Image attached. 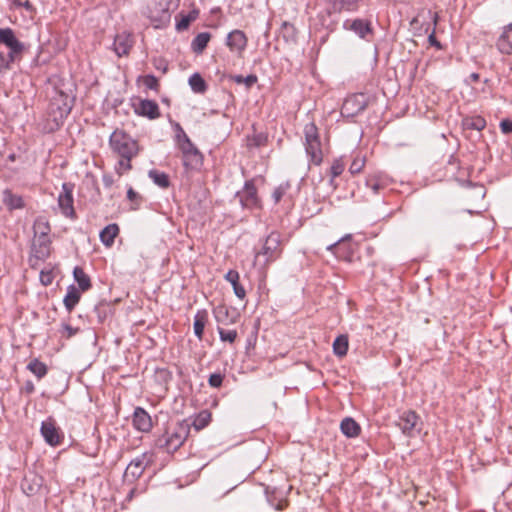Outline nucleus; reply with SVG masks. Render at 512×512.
<instances>
[{"mask_svg":"<svg viewBox=\"0 0 512 512\" xmlns=\"http://www.w3.org/2000/svg\"><path fill=\"white\" fill-rule=\"evenodd\" d=\"M28 369L39 379L46 375L47 367L44 363L38 361L37 359L31 361L28 364Z\"/></svg>","mask_w":512,"mask_h":512,"instance_id":"42","label":"nucleus"},{"mask_svg":"<svg viewBox=\"0 0 512 512\" xmlns=\"http://www.w3.org/2000/svg\"><path fill=\"white\" fill-rule=\"evenodd\" d=\"M361 0H330L334 12L341 10L356 11Z\"/></svg>","mask_w":512,"mask_h":512,"instance_id":"31","label":"nucleus"},{"mask_svg":"<svg viewBox=\"0 0 512 512\" xmlns=\"http://www.w3.org/2000/svg\"><path fill=\"white\" fill-rule=\"evenodd\" d=\"M266 494H267V499L269 501V503L276 509V510H283L286 505H287V502L286 500L284 499H279L277 500V497H276V491H272L270 492L268 490V488L266 489Z\"/></svg>","mask_w":512,"mask_h":512,"instance_id":"44","label":"nucleus"},{"mask_svg":"<svg viewBox=\"0 0 512 512\" xmlns=\"http://www.w3.org/2000/svg\"><path fill=\"white\" fill-rule=\"evenodd\" d=\"M150 463L151 456L148 454H142L136 457L128 464L124 474L125 478L129 480L139 478Z\"/></svg>","mask_w":512,"mask_h":512,"instance_id":"12","label":"nucleus"},{"mask_svg":"<svg viewBox=\"0 0 512 512\" xmlns=\"http://www.w3.org/2000/svg\"><path fill=\"white\" fill-rule=\"evenodd\" d=\"M134 109L138 115L150 119H156L160 116L159 106L153 100H139L138 103L134 104Z\"/></svg>","mask_w":512,"mask_h":512,"instance_id":"15","label":"nucleus"},{"mask_svg":"<svg viewBox=\"0 0 512 512\" xmlns=\"http://www.w3.org/2000/svg\"><path fill=\"white\" fill-rule=\"evenodd\" d=\"M62 329H63V332L62 334L65 335L67 338H70L72 337L73 335H75L78 331V329L76 328H73L72 326L68 325V324H63L62 325Z\"/></svg>","mask_w":512,"mask_h":512,"instance_id":"55","label":"nucleus"},{"mask_svg":"<svg viewBox=\"0 0 512 512\" xmlns=\"http://www.w3.org/2000/svg\"><path fill=\"white\" fill-rule=\"evenodd\" d=\"M73 275L82 291H86L91 287L90 278L81 267H75Z\"/></svg>","mask_w":512,"mask_h":512,"instance_id":"35","label":"nucleus"},{"mask_svg":"<svg viewBox=\"0 0 512 512\" xmlns=\"http://www.w3.org/2000/svg\"><path fill=\"white\" fill-rule=\"evenodd\" d=\"M80 297V292L74 286H70L68 288L67 294L64 298V305L69 312L72 311L79 302Z\"/></svg>","mask_w":512,"mask_h":512,"instance_id":"34","label":"nucleus"},{"mask_svg":"<svg viewBox=\"0 0 512 512\" xmlns=\"http://www.w3.org/2000/svg\"><path fill=\"white\" fill-rule=\"evenodd\" d=\"M366 185L369 187L375 194L379 193V191L384 187L382 182L376 177H369L366 179Z\"/></svg>","mask_w":512,"mask_h":512,"instance_id":"50","label":"nucleus"},{"mask_svg":"<svg viewBox=\"0 0 512 512\" xmlns=\"http://www.w3.org/2000/svg\"><path fill=\"white\" fill-rule=\"evenodd\" d=\"M343 28L354 32L359 38L367 40L368 36L374 35L372 22L368 19H347L343 23Z\"/></svg>","mask_w":512,"mask_h":512,"instance_id":"9","label":"nucleus"},{"mask_svg":"<svg viewBox=\"0 0 512 512\" xmlns=\"http://www.w3.org/2000/svg\"><path fill=\"white\" fill-rule=\"evenodd\" d=\"M289 188H290V185L287 182L282 183L277 188H275L273 195H272L274 202L278 203L282 199V197L286 194V192L288 191Z\"/></svg>","mask_w":512,"mask_h":512,"instance_id":"48","label":"nucleus"},{"mask_svg":"<svg viewBox=\"0 0 512 512\" xmlns=\"http://www.w3.org/2000/svg\"><path fill=\"white\" fill-rule=\"evenodd\" d=\"M208 321V313L206 310H199L194 317V333L198 339L203 338L204 329Z\"/></svg>","mask_w":512,"mask_h":512,"instance_id":"27","label":"nucleus"},{"mask_svg":"<svg viewBox=\"0 0 512 512\" xmlns=\"http://www.w3.org/2000/svg\"><path fill=\"white\" fill-rule=\"evenodd\" d=\"M345 169V163L343 162L342 158L335 159L333 161V164L330 168V180L329 185L332 187V189H335L337 187V184L335 183V178L340 176Z\"/></svg>","mask_w":512,"mask_h":512,"instance_id":"33","label":"nucleus"},{"mask_svg":"<svg viewBox=\"0 0 512 512\" xmlns=\"http://www.w3.org/2000/svg\"><path fill=\"white\" fill-rule=\"evenodd\" d=\"M119 233V227L117 224H109L100 232V239L102 243L110 247L114 243L116 236Z\"/></svg>","mask_w":512,"mask_h":512,"instance_id":"29","label":"nucleus"},{"mask_svg":"<svg viewBox=\"0 0 512 512\" xmlns=\"http://www.w3.org/2000/svg\"><path fill=\"white\" fill-rule=\"evenodd\" d=\"M34 236H49L50 225L44 218H37L33 225Z\"/></svg>","mask_w":512,"mask_h":512,"instance_id":"39","label":"nucleus"},{"mask_svg":"<svg viewBox=\"0 0 512 512\" xmlns=\"http://www.w3.org/2000/svg\"><path fill=\"white\" fill-rule=\"evenodd\" d=\"M231 79L237 84H245L247 88H250L257 82V77L255 75H248L246 77L242 75H234Z\"/></svg>","mask_w":512,"mask_h":512,"instance_id":"46","label":"nucleus"},{"mask_svg":"<svg viewBox=\"0 0 512 512\" xmlns=\"http://www.w3.org/2000/svg\"><path fill=\"white\" fill-rule=\"evenodd\" d=\"M211 421V413L208 410H203L197 414L193 420L192 426L195 430L200 431L205 428Z\"/></svg>","mask_w":512,"mask_h":512,"instance_id":"36","label":"nucleus"},{"mask_svg":"<svg viewBox=\"0 0 512 512\" xmlns=\"http://www.w3.org/2000/svg\"><path fill=\"white\" fill-rule=\"evenodd\" d=\"M340 322V317L338 315H335L333 321L329 325L330 328H333L335 325H337Z\"/></svg>","mask_w":512,"mask_h":512,"instance_id":"60","label":"nucleus"},{"mask_svg":"<svg viewBox=\"0 0 512 512\" xmlns=\"http://www.w3.org/2000/svg\"><path fill=\"white\" fill-rule=\"evenodd\" d=\"M133 425L142 432H148L152 427L149 414L142 408H136L133 414Z\"/></svg>","mask_w":512,"mask_h":512,"instance_id":"22","label":"nucleus"},{"mask_svg":"<svg viewBox=\"0 0 512 512\" xmlns=\"http://www.w3.org/2000/svg\"><path fill=\"white\" fill-rule=\"evenodd\" d=\"M369 104V97L364 93L348 96L342 105L341 113L346 117H355L362 113Z\"/></svg>","mask_w":512,"mask_h":512,"instance_id":"7","label":"nucleus"},{"mask_svg":"<svg viewBox=\"0 0 512 512\" xmlns=\"http://www.w3.org/2000/svg\"><path fill=\"white\" fill-rule=\"evenodd\" d=\"M496 48L503 55H512V22L503 27L496 41Z\"/></svg>","mask_w":512,"mask_h":512,"instance_id":"16","label":"nucleus"},{"mask_svg":"<svg viewBox=\"0 0 512 512\" xmlns=\"http://www.w3.org/2000/svg\"><path fill=\"white\" fill-rule=\"evenodd\" d=\"M24 6H25V8H26V9H28V10L32 8V5L30 4V2H29V1H26V2H25V4H24Z\"/></svg>","mask_w":512,"mask_h":512,"instance_id":"61","label":"nucleus"},{"mask_svg":"<svg viewBox=\"0 0 512 512\" xmlns=\"http://www.w3.org/2000/svg\"><path fill=\"white\" fill-rule=\"evenodd\" d=\"M237 196L244 207L253 208L259 206L257 189L252 181L246 182L244 188L237 193Z\"/></svg>","mask_w":512,"mask_h":512,"instance_id":"13","label":"nucleus"},{"mask_svg":"<svg viewBox=\"0 0 512 512\" xmlns=\"http://www.w3.org/2000/svg\"><path fill=\"white\" fill-rule=\"evenodd\" d=\"M73 106V99L66 93L59 91L52 98L49 105V115L56 126H59L69 115Z\"/></svg>","mask_w":512,"mask_h":512,"instance_id":"4","label":"nucleus"},{"mask_svg":"<svg viewBox=\"0 0 512 512\" xmlns=\"http://www.w3.org/2000/svg\"><path fill=\"white\" fill-rule=\"evenodd\" d=\"M0 44H4L13 52H23L24 50V44L16 38L10 28H0Z\"/></svg>","mask_w":512,"mask_h":512,"instance_id":"17","label":"nucleus"},{"mask_svg":"<svg viewBox=\"0 0 512 512\" xmlns=\"http://www.w3.org/2000/svg\"><path fill=\"white\" fill-rule=\"evenodd\" d=\"M280 34L282 35V37L287 42L288 41H295L296 29H295V27L292 24L284 22L282 24V27H281V30H280Z\"/></svg>","mask_w":512,"mask_h":512,"instance_id":"43","label":"nucleus"},{"mask_svg":"<svg viewBox=\"0 0 512 512\" xmlns=\"http://www.w3.org/2000/svg\"><path fill=\"white\" fill-rule=\"evenodd\" d=\"M239 278V273L235 270H229L225 275V279L232 285L235 295L240 299H244L246 291L244 287L240 285Z\"/></svg>","mask_w":512,"mask_h":512,"instance_id":"25","label":"nucleus"},{"mask_svg":"<svg viewBox=\"0 0 512 512\" xmlns=\"http://www.w3.org/2000/svg\"><path fill=\"white\" fill-rule=\"evenodd\" d=\"M341 432L348 438H354L360 435V425L351 417H345L340 423Z\"/></svg>","mask_w":512,"mask_h":512,"instance_id":"24","label":"nucleus"},{"mask_svg":"<svg viewBox=\"0 0 512 512\" xmlns=\"http://www.w3.org/2000/svg\"><path fill=\"white\" fill-rule=\"evenodd\" d=\"M32 482V484H29V479L26 477L22 483V488L28 495L35 494L42 485V479L36 476L33 477Z\"/></svg>","mask_w":512,"mask_h":512,"instance_id":"41","label":"nucleus"},{"mask_svg":"<svg viewBox=\"0 0 512 512\" xmlns=\"http://www.w3.org/2000/svg\"><path fill=\"white\" fill-rule=\"evenodd\" d=\"M365 162H366L365 157H362L359 154L356 155L349 167V172L352 175H356V174L360 173L365 166Z\"/></svg>","mask_w":512,"mask_h":512,"instance_id":"45","label":"nucleus"},{"mask_svg":"<svg viewBox=\"0 0 512 512\" xmlns=\"http://www.w3.org/2000/svg\"><path fill=\"white\" fill-rule=\"evenodd\" d=\"M223 382V375L220 373L211 374L208 383L213 388H219Z\"/></svg>","mask_w":512,"mask_h":512,"instance_id":"52","label":"nucleus"},{"mask_svg":"<svg viewBox=\"0 0 512 512\" xmlns=\"http://www.w3.org/2000/svg\"><path fill=\"white\" fill-rule=\"evenodd\" d=\"M247 45V38L240 30H234L228 34L227 46L231 51L241 53Z\"/></svg>","mask_w":512,"mask_h":512,"instance_id":"21","label":"nucleus"},{"mask_svg":"<svg viewBox=\"0 0 512 512\" xmlns=\"http://www.w3.org/2000/svg\"><path fill=\"white\" fill-rule=\"evenodd\" d=\"M266 140H267L266 136H264V135L260 134V135H258V136H256V137L254 138V144H255L256 146H261V145H264V144H265Z\"/></svg>","mask_w":512,"mask_h":512,"instance_id":"58","label":"nucleus"},{"mask_svg":"<svg viewBox=\"0 0 512 512\" xmlns=\"http://www.w3.org/2000/svg\"><path fill=\"white\" fill-rule=\"evenodd\" d=\"M305 149L310 157V162L314 165H320V139L318 128L314 122L308 123L304 128Z\"/></svg>","mask_w":512,"mask_h":512,"instance_id":"6","label":"nucleus"},{"mask_svg":"<svg viewBox=\"0 0 512 512\" xmlns=\"http://www.w3.org/2000/svg\"><path fill=\"white\" fill-rule=\"evenodd\" d=\"M280 235L276 232H272L267 236L265 239V242L261 248L256 253L255 258L258 259L260 256L265 257V263H270L274 261L278 256L280 255L281 249H280Z\"/></svg>","mask_w":512,"mask_h":512,"instance_id":"8","label":"nucleus"},{"mask_svg":"<svg viewBox=\"0 0 512 512\" xmlns=\"http://www.w3.org/2000/svg\"><path fill=\"white\" fill-rule=\"evenodd\" d=\"M419 419L420 417L416 411L405 410L399 415L396 426L399 427L404 435L412 437L414 436V431Z\"/></svg>","mask_w":512,"mask_h":512,"instance_id":"11","label":"nucleus"},{"mask_svg":"<svg viewBox=\"0 0 512 512\" xmlns=\"http://www.w3.org/2000/svg\"><path fill=\"white\" fill-rule=\"evenodd\" d=\"M51 241L49 236H34L32 251L36 258L45 259L50 254Z\"/></svg>","mask_w":512,"mask_h":512,"instance_id":"19","label":"nucleus"},{"mask_svg":"<svg viewBox=\"0 0 512 512\" xmlns=\"http://www.w3.org/2000/svg\"><path fill=\"white\" fill-rule=\"evenodd\" d=\"M213 314L218 324L226 326L236 323L239 318L238 312L234 308H230L226 305H218L215 307Z\"/></svg>","mask_w":512,"mask_h":512,"instance_id":"14","label":"nucleus"},{"mask_svg":"<svg viewBox=\"0 0 512 512\" xmlns=\"http://www.w3.org/2000/svg\"><path fill=\"white\" fill-rule=\"evenodd\" d=\"M218 332L220 339L224 342L233 343L237 337L236 330H225L221 327H218Z\"/></svg>","mask_w":512,"mask_h":512,"instance_id":"47","label":"nucleus"},{"mask_svg":"<svg viewBox=\"0 0 512 512\" xmlns=\"http://www.w3.org/2000/svg\"><path fill=\"white\" fill-rule=\"evenodd\" d=\"M73 202V185L64 183L62 185V192L58 196V206L64 216L69 218L75 217Z\"/></svg>","mask_w":512,"mask_h":512,"instance_id":"10","label":"nucleus"},{"mask_svg":"<svg viewBox=\"0 0 512 512\" xmlns=\"http://www.w3.org/2000/svg\"><path fill=\"white\" fill-rule=\"evenodd\" d=\"M40 280L42 284L49 285L52 282V275L50 272H41L40 274Z\"/></svg>","mask_w":512,"mask_h":512,"instance_id":"56","label":"nucleus"},{"mask_svg":"<svg viewBox=\"0 0 512 512\" xmlns=\"http://www.w3.org/2000/svg\"><path fill=\"white\" fill-rule=\"evenodd\" d=\"M189 433L187 424H178L173 430L167 431L158 438L157 445L167 452L176 451L186 440Z\"/></svg>","mask_w":512,"mask_h":512,"instance_id":"5","label":"nucleus"},{"mask_svg":"<svg viewBox=\"0 0 512 512\" xmlns=\"http://www.w3.org/2000/svg\"><path fill=\"white\" fill-rule=\"evenodd\" d=\"M131 159L132 158H122L118 163V172L120 174L124 173L125 171H128L131 169Z\"/></svg>","mask_w":512,"mask_h":512,"instance_id":"54","label":"nucleus"},{"mask_svg":"<svg viewBox=\"0 0 512 512\" xmlns=\"http://www.w3.org/2000/svg\"><path fill=\"white\" fill-rule=\"evenodd\" d=\"M22 52H13L9 50L8 53L0 52V73H4L11 69V65L16 60H19Z\"/></svg>","mask_w":512,"mask_h":512,"instance_id":"28","label":"nucleus"},{"mask_svg":"<svg viewBox=\"0 0 512 512\" xmlns=\"http://www.w3.org/2000/svg\"><path fill=\"white\" fill-rule=\"evenodd\" d=\"M499 127L503 134L512 133V120H510V119L501 120Z\"/></svg>","mask_w":512,"mask_h":512,"instance_id":"53","label":"nucleus"},{"mask_svg":"<svg viewBox=\"0 0 512 512\" xmlns=\"http://www.w3.org/2000/svg\"><path fill=\"white\" fill-rule=\"evenodd\" d=\"M197 17V14L195 12L190 13L187 16H183L182 19L177 23V29L179 31L185 30L188 28L189 24L194 21Z\"/></svg>","mask_w":512,"mask_h":512,"instance_id":"49","label":"nucleus"},{"mask_svg":"<svg viewBox=\"0 0 512 512\" xmlns=\"http://www.w3.org/2000/svg\"><path fill=\"white\" fill-rule=\"evenodd\" d=\"M487 122L481 115H467L462 118L461 126L464 131L476 130L481 132L485 129Z\"/></svg>","mask_w":512,"mask_h":512,"instance_id":"23","label":"nucleus"},{"mask_svg":"<svg viewBox=\"0 0 512 512\" xmlns=\"http://www.w3.org/2000/svg\"><path fill=\"white\" fill-rule=\"evenodd\" d=\"M333 353L342 358L347 355L349 348V338L347 334H340L337 336L333 342Z\"/></svg>","mask_w":512,"mask_h":512,"instance_id":"26","label":"nucleus"},{"mask_svg":"<svg viewBox=\"0 0 512 512\" xmlns=\"http://www.w3.org/2000/svg\"><path fill=\"white\" fill-rule=\"evenodd\" d=\"M189 85L195 93H204L207 89L206 82L198 73L193 74L189 78Z\"/></svg>","mask_w":512,"mask_h":512,"instance_id":"38","label":"nucleus"},{"mask_svg":"<svg viewBox=\"0 0 512 512\" xmlns=\"http://www.w3.org/2000/svg\"><path fill=\"white\" fill-rule=\"evenodd\" d=\"M327 250L331 251L338 259L350 263H360V271L365 272L366 268H373L376 263L373 259L374 248L370 245H361L353 240L351 234H347L336 242L327 245Z\"/></svg>","mask_w":512,"mask_h":512,"instance_id":"1","label":"nucleus"},{"mask_svg":"<svg viewBox=\"0 0 512 512\" xmlns=\"http://www.w3.org/2000/svg\"><path fill=\"white\" fill-rule=\"evenodd\" d=\"M149 177L161 188H168L170 185L169 177L166 173L158 170H150Z\"/></svg>","mask_w":512,"mask_h":512,"instance_id":"37","label":"nucleus"},{"mask_svg":"<svg viewBox=\"0 0 512 512\" xmlns=\"http://www.w3.org/2000/svg\"><path fill=\"white\" fill-rule=\"evenodd\" d=\"M428 13H429V15L433 21V25H434L432 32L428 36V42L431 46L437 48L438 50H441L443 48L442 44L438 41V39L436 38V35H435V26L438 23L439 15L437 12H432L431 10H429Z\"/></svg>","mask_w":512,"mask_h":512,"instance_id":"40","label":"nucleus"},{"mask_svg":"<svg viewBox=\"0 0 512 512\" xmlns=\"http://www.w3.org/2000/svg\"><path fill=\"white\" fill-rule=\"evenodd\" d=\"M479 80H480L479 73L473 72L469 75L468 79L465 82H466V84H470V83H476Z\"/></svg>","mask_w":512,"mask_h":512,"instance_id":"57","label":"nucleus"},{"mask_svg":"<svg viewBox=\"0 0 512 512\" xmlns=\"http://www.w3.org/2000/svg\"><path fill=\"white\" fill-rule=\"evenodd\" d=\"M211 39V35L208 32L199 33L192 41L191 48L193 52L197 54H201L204 49L207 47Z\"/></svg>","mask_w":512,"mask_h":512,"instance_id":"30","label":"nucleus"},{"mask_svg":"<svg viewBox=\"0 0 512 512\" xmlns=\"http://www.w3.org/2000/svg\"><path fill=\"white\" fill-rule=\"evenodd\" d=\"M133 45L131 34L123 31L115 36L113 49L117 56L127 55Z\"/></svg>","mask_w":512,"mask_h":512,"instance_id":"18","label":"nucleus"},{"mask_svg":"<svg viewBox=\"0 0 512 512\" xmlns=\"http://www.w3.org/2000/svg\"><path fill=\"white\" fill-rule=\"evenodd\" d=\"M3 202L10 210L21 209L24 207L22 197L19 195H15L8 190L4 192Z\"/></svg>","mask_w":512,"mask_h":512,"instance_id":"32","label":"nucleus"},{"mask_svg":"<svg viewBox=\"0 0 512 512\" xmlns=\"http://www.w3.org/2000/svg\"><path fill=\"white\" fill-rule=\"evenodd\" d=\"M109 144L113 152L117 153L121 158H133L138 153L137 142L120 130H116L111 134Z\"/></svg>","mask_w":512,"mask_h":512,"instance_id":"3","label":"nucleus"},{"mask_svg":"<svg viewBox=\"0 0 512 512\" xmlns=\"http://www.w3.org/2000/svg\"><path fill=\"white\" fill-rule=\"evenodd\" d=\"M143 83L144 85L151 89V90H158L159 88V83H158V80L155 76L153 75H146L144 78H143Z\"/></svg>","mask_w":512,"mask_h":512,"instance_id":"51","label":"nucleus"},{"mask_svg":"<svg viewBox=\"0 0 512 512\" xmlns=\"http://www.w3.org/2000/svg\"><path fill=\"white\" fill-rule=\"evenodd\" d=\"M41 434L45 441L51 446H56L60 443L61 436L59 429L51 421L42 422Z\"/></svg>","mask_w":512,"mask_h":512,"instance_id":"20","label":"nucleus"},{"mask_svg":"<svg viewBox=\"0 0 512 512\" xmlns=\"http://www.w3.org/2000/svg\"><path fill=\"white\" fill-rule=\"evenodd\" d=\"M127 197L129 200L133 201L137 197V193L132 188H130L127 191Z\"/></svg>","mask_w":512,"mask_h":512,"instance_id":"59","label":"nucleus"},{"mask_svg":"<svg viewBox=\"0 0 512 512\" xmlns=\"http://www.w3.org/2000/svg\"><path fill=\"white\" fill-rule=\"evenodd\" d=\"M176 143L182 152L183 164L187 169H195L202 163V154L191 142L179 123L175 124Z\"/></svg>","mask_w":512,"mask_h":512,"instance_id":"2","label":"nucleus"}]
</instances>
